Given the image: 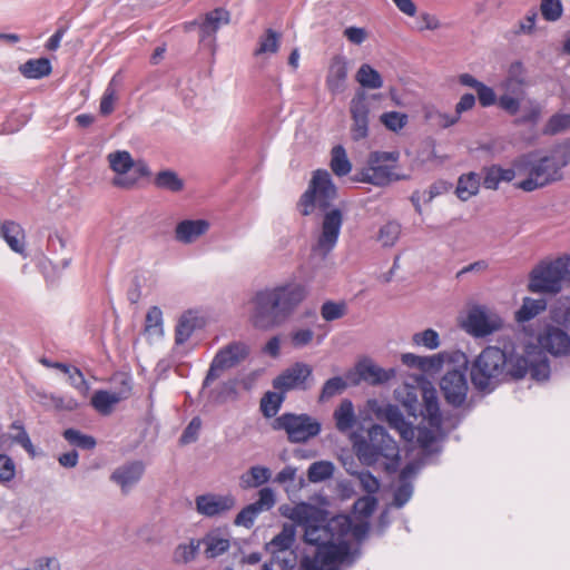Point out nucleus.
Listing matches in <instances>:
<instances>
[{"mask_svg":"<svg viewBox=\"0 0 570 570\" xmlns=\"http://www.w3.org/2000/svg\"><path fill=\"white\" fill-rule=\"evenodd\" d=\"M352 125L350 128L351 138L360 141L368 136L370 97L358 89L350 102Z\"/></svg>","mask_w":570,"mask_h":570,"instance_id":"15","label":"nucleus"},{"mask_svg":"<svg viewBox=\"0 0 570 570\" xmlns=\"http://www.w3.org/2000/svg\"><path fill=\"white\" fill-rule=\"evenodd\" d=\"M535 157L537 156L534 153H528L514 158L512 161V166L515 170V174L519 176L528 175V177H530V174L532 173V168L534 166Z\"/></svg>","mask_w":570,"mask_h":570,"instance_id":"57","label":"nucleus"},{"mask_svg":"<svg viewBox=\"0 0 570 570\" xmlns=\"http://www.w3.org/2000/svg\"><path fill=\"white\" fill-rule=\"evenodd\" d=\"M546 308L547 301L544 298L534 299L531 297H524L521 307L515 313V320L519 323L528 322Z\"/></svg>","mask_w":570,"mask_h":570,"instance_id":"38","label":"nucleus"},{"mask_svg":"<svg viewBox=\"0 0 570 570\" xmlns=\"http://www.w3.org/2000/svg\"><path fill=\"white\" fill-rule=\"evenodd\" d=\"M307 297L303 284L289 282L256 291L249 299V321L259 331L286 324Z\"/></svg>","mask_w":570,"mask_h":570,"instance_id":"1","label":"nucleus"},{"mask_svg":"<svg viewBox=\"0 0 570 570\" xmlns=\"http://www.w3.org/2000/svg\"><path fill=\"white\" fill-rule=\"evenodd\" d=\"M337 198V187L326 169L313 173L307 189L298 200V209L303 216H309L315 208L324 212L321 235L317 247L324 254L330 253L336 245L343 225V213L332 207Z\"/></svg>","mask_w":570,"mask_h":570,"instance_id":"2","label":"nucleus"},{"mask_svg":"<svg viewBox=\"0 0 570 570\" xmlns=\"http://www.w3.org/2000/svg\"><path fill=\"white\" fill-rule=\"evenodd\" d=\"M538 341L542 348L556 356L570 351V336L559 326L548 325Z\"/></svg>","mask_w":570,"mask_h":570,"instance_id":"22","label":"nucleus"},{"mask_svg":"<svg viewBox=\"0 0 570 570\" xmlns=\"http://www.w3.org/2000/svg\"><path fill=\"white\" fill-rule=\"evenodd\" d=\"M249 346L240 341H233L219 348L203 381L202 391L220 377L224 371L233 368L244 362L249 356Z\"/></svg>","mask_w":570,"mask_h":570,"instance_id":"10","label":"nucleus"},{"mask_svg":"<svg viewBox=\"0 0 570 570\" xmlns=\"http://www.w3.org/2000/svg\"><path fill=\"white\" fill-rule=\"evenodd\" d=\"M399 158V151H372L368 154L366 167L354 176V180L385 187L392 181L410 179L409 175L395 173L394 165H389L397 163Z\"/></svg>","mask_w":570,"mask_h":570,"instance_id":"7","label":"nucleus"},{"mask_svg":"<svg viewBox=\"0 0 570 570\" xmlns=\"http://www.w3.org/2000/svg\"><path fill=\"white\" fill-rule=\"evenodd\" d=\"M540 11L544 20L553 22L562 17L563 6L560 0H541Z\"/></svg>","mask_w":570,"mask_h":570,"instance_id":"54","label":"nucleus"},{"mask_svg":"<svg viewBox=\"0 0 570 570\" xmlns=\"http://www.w3.org/2000/svg\"><path fill=\"white\" fill-rule=\"evenodd\" d=\"M321 316L326 322H333L344 317L347 313V304L344 301H325L321 306Z\"/></svg>","mask_w":570,"mask_h":570,"instance_id":"49","label":"nucleus"},{"mask_svg":"<svg viewBox=\"0 0 570 570\" xmlns=\"http://www.w3.org/2000/svg\"><path fill=\"white\" fill-rule=\"evenodd\" d=\"M570 128V115L569 114H554L552 115L546 127L544 134L557 135Z\"/></svg>","mask_w":570,"mask_h":570,"instance_id":"55","label":"nucleus"},{"mask_svg":"<svg viewBox=\"0 0 570 570\" xmlns=\"http://www.w3.org/2000/svg\"><path fill=\"white\" fill-rule=\"evenodd\" d=\"M279 39H281L279 32H276L271 28L266 29L264 35L261 36V38H259L258 48L255 50V55L259 56L263 53L277 52L278 48H279Z\"/></svg>","mask_w":570,"mask_h":570,"instance_id":"50","label":"nucleus"},{"mask_svg":"<svg viewBox=\"0 0 570 570\" xmlns=\"http://www.w3.org/2000/svg\"><path fill=\"white\" fill-rule=\"evenodd\" d=\"M295 533L294 524H284L281 532L266 543V551L271 554H276L278 551H292L291 548L295 541Z\"/></svg>","mask_w":570,"mask_h":570,"instance_id":"33","label":"nucleus"},{"mask_svg":"<svg viewBox=\"0 0 570 570\" xmlns=\"http://www.w3.org/2000/svg\"><path fill=\"white\" fill-rule=\"evenodd\" d=\"M236 393V382L227 381L223 382L219 386L213 389L209 392V396L216 402H224L232 394Z\"/></svg>","mask_w":570,"mask_h":570,"instance_id":"63","label":"nucleus"},{"mask_svg":"<svg viewBox=\"0 0 570 570\" xmlns=\"http://www.w3.org/2000/svg\"><path fill=\"white\" fill-rule=\"evenodd\" d=\"M368 407L375 414L376 419L386 421L390 428L396 430L403 440H413L415 435L414 428L411 423L405 421L397 405L390 403L381 404L377 400H370Z\"/></svg>","mask_w":570,"mask_h":570,"instance_id":"16","label":"nucleus"},{"mask_svg":"<svg viewBox=\"0 0 570 570\" xmlns=\"http://www.w3.org/2000/svg\"><path fill=\"white\" fill-rule=\"evenodd\" d=\"M62 438L75 448L80 450H92L97 445V441L94 436L85 434L81 431L69 428L62 432Z\"/></svg>","mask_w":570,"mask_h":570,"instance_id":"42","label":"nucleus"},{"mask_svg":"<svg viewBox=\"0 0 570 570\" xmlns=\"http://www.w3.org/2000/svg\"><path fill=\"white\" fill-rule=\"evenodd\" d=\"M368 440L357 434L352 435L353 449L360 462L373 466L381 458L390 460L385 465L387 471H395L401 460L395 440L384 426L374 424L367 432Z\"/></svg>","mask_w":570,"mask_h":570,"instance_id":"5","label":"nucleus"},{"mask_svg":"<svg viewBox=\"0 0 570 570\" xmlns=\"http://www.w3.org/2000/svg\"><path fill=\"white\" fill-rule=\"evenodd\" d=\"M272 476L271 470L266 466H252L240 476V485L244 489L258 488L269 481Z\"/></svg>","mask_w":570,"mask_h":570,"instance_id":"37","label":"nucleus"},{"mask_svg":"<svg viewBox=\"0 0 570 570\" xmlns=\"http://www.w3.org/2000/svg\"><path fill=\"white\" fill-rule=\"evenodd\" d=\"M562 164L554 163L553 157L549 155L540 158L535 157L534 166L530 177L517 184V187L523 191H533L546 187L562 178Z\"/></svg>","mask_w":570,"mask_h":570,"instance_id":"12","label":"nucleus"},{"mask_svg":"<svg viewBox=\"0 0 570 570\" xmlns=\"http://www.w3.org/2000/svg\"><path fill=\"white\" fill-rule=\"evenodd\" d=\"M229 12L223 8L214 9L207 12L199 23V41L203 46L214 49L216 32L222 24L229 22Z\"/></svg>","mask_w":570,"mask_h":570,"instance_id":"20","label":"nucleus"},{"mask_svg":"<svg viewBox=\"0 0 570 570\" xmlns=\"http://www.w3.org/2000/svg\"><path fill=\"white\" fill-rule=\"evenodd\" d=\"M331 169L337 177H344L352 170V164L347 158L343 146L337 145L331 151Z\"/></svg>","mask_w":570,"mask_h":570,"instance_id":"39","label":"nucleus"},{"mask_svg":"<svg viewBox=\"0 0 570 570\" xmlns=\"http://www.w3.org/2000/svg\"><path fill=\"white\" fill-rule=\"evenodd\" d=\"M380 120L386 129L396 132L407 124V115L399 111H387L381 115Z\"/></svg>","mask_w":570,"mask_h":570,"instance_id":"52","label":"nucleus"},{"mask_svg":"<svg viewBox=\"0 0 570 570\" xmlns=\"http://www.w3.org/2000/svg\"><path fill=\"white\" fill-rule=\"evenodd\" d=\"M569 265L570 256L541 262L529 275V292L558 294L562 289V282L566 278Z\"/></svg>","mask_w":570,"mask_h":570,"instance_id":"8","label":"nucleus"},{"mask_svg":"<svg viewBox=\"0 0 570 570\" xmlns=\"http://www.w3.org/2000/svg\"><path fill=\"white\" fill-rule=\"evenodd\" d=\"M297 557L294 551H278L271 554L269 562L264 564V570H295Z\"/></svg>","mask_w":570,"mask_h":570,"instance_id":"41","label":"nucleus"},{"mask_svg":"<svg viewBox=\"0 0 570 570\" xmlns=\"http://www.w3.org/2000/svg\"><path fill=\"white\" fill-rule=\"evenodd\" d=\"M413 342L416 345H423L429 350H435L440 346V338L436 331L428 328L413 335Z\"/></svg>","mask_w":570,"mask_h":570,"instance_id":"58","label":"nucleus"},{"mask_svg":"<svg viewBox=\"0 0 570 570\" xmlns=\"http://www.w3.org/2000/svg\"><path fill=\"white\" fill-rule=\"evenodd\" d=\"M347 60L344 56H335L330 65L326 76V86L332 94H341L346 88L348 73Z\"/></svg>","mask_w":570,"mask_h":570,"instance_id":"26","label":"nucleus"},{"mask_svg":"<svg viewBox=\"0 0 570 570\" xmlns=\"http://www.w3.org/2000/svg\"><path fill=\"white\" fill-rule=\"evenodd\" d=\"M282 514L304 528V540L307 544L314 546L315 550L321 549L325 537L331 529H337L347 524L343 517L328 518V513L307 503H301L293 508H281Z\"/></svg>","mask_w":570,"mask_h":570,"instance_id":"4","label":"nucleus"},{"mask_svg":"<svg viewBox=\"0 0 570 570\" xmlns=\"http://www.w3.org/2000/svg\"><path fill=\"white\" fill-rule=\"evenodd\" d=\"M416 430V442L422 449L423 455L425 458L441 452L440 446H434L436 435L431 429L426 426H417Z\"/></svg>","mask_w":570,"mask_h":570,"instance_id":"44","label":"nucleus"},{"mask_svg":"<svg viewBox=\"0 0 570 570\" xmlns=\"http://www.w3.org/2000/svg\"><path fill=\"white\" fill-rule=\"evenodd\" d=\"M236 500L232 494L205 493L195 499L196 511L207 518L222 515L235 507Z\"/></svg>","mask_w":570,"mask_h":570,"instance_id":"18","label":"nucleus"},{"mask_svg":"<svg viewBox=\"0 0 570 570\" xmlns=\"http://www.w3.org/2000/svg\"><path fill=\"white\" fill-rule=\"evenodd\" d=\"M203 544L200 539H191L189 543H180L177 546L175 550V554L184 563H188L197 557L199 552V548Z\"/></svg>","mask_w":570,"mask_h":570,"instance_id":"51","label":"nucleus"},{"mask_svg":"<svg viewBox=\"0 0 570 570\" xmlns=\"http://www.w3.org/2000/svg\"><path fill=\"white\" fill-rule=\"evenodd\" d=\"M145 331L148 333L163 334V312L158 306L148 309L145 320Z\"/></svg>","mask_w":570,"mask_h":570,"instance_id":"53","label":"nucleus"},{"mask_svg":"<svg viewBox=\"0 0 570 570\" xmlns=\"http://www.w3.org/2000/svg\"><path fill=\"white\" fill-rule=\"evenodd\" d=\"M131 169L136 175L135 177H116L112 181L114 185L122 188H130L136 184L138 178L148 177L151 175L149 166L144 160L134 161V166L131 167Z\"/></svg>","mask_w":570,"mask_h":570,"instance_id":"48","label":"nucleus"},{"mask_svg":"<svg viewBox=\"0 0 570 570\" xmlns=\"http://www.w3.org/2000/svg\"><path fill=\"white\" fill-rule=\"evenodd\" d=\"M110 168L119 174H127L134 166V159L131 155L126 150H117L108 155Z\"/></svg>","mask_w":570,"mask_h":570,"instance_id":"47","label":"nucleus"},{"mask_svg":"<svg viewBox=\"0 0 570 570\" xmlns=\"http://www.w3.org/2000/svg\"><path fill=\"white\" fill-rule=\"evenodd\" d=\"M205 556L207 559H215L225 553L229 547V539L223 534L220 529H214L205 534L203 539Z\"/></svg>","mask_w":570,"mask_h":570,"instance_id":"29","label":"nucleus"},{"mask_svg":"<svg viewBox=\"0 0 570 570\" xmlns=\"http://www.w3.org/2000/svg\"><path fill=\"white\" fill-rule=\"evenodd\" d=\"M500 320H491L482 306H473L466 316L465 328L475 337H484L499 330Z\"/></svg>","mask_w":570,"mask_h":570,"instance_id":"21","label":"nucleus"},{"mask_svg":"<svg viewBox=\"0 0 570 570\" xmlns=\"http://www.w3.org/2000/svg\"><path fill=\"white\" fill-rule=\"evenodd\" d=\"M125 390L119 393H110L105 390L96 391L91 397V405L101 414H109L115 404L126 399L130 394V385L122 381Z\"/></svg>","mask_w":570,"mask_h":570,"instance_id":"28","label":"nucleus"},{"mask_svg":"<svg viewBox=\"0 0 570 570\" xmlns=\"http://www.w3.org/2000/svg\"><path fill=\"white\" fill-rule=\"evenodd\" d=\"M413 495V484L411 482H402L394 491L393 494V505L397 509L403 508Z\"/></svg>","mask_w":570,"mask_h":570,"instance_id":"59","label":"nucleus"},{"mask_svg":"<svg viewBox=\"0 0 570 570\" xmlns=\"http://www.w3.org/2000/svg\"><path fill=\"white\" fill-rule=\"evenodd\" d=\"M401 233V225L396 222H389L380 228L379 240L384 246H393Z\"/></svg>","mask_w":570,"mask_h":570,"instance_id":"56","label":"nucleus"},{"mask_svg":"<svg viewBox=\"0 0 570 570\" xmlns=\"http://www.w3.org/2000/svg\"><path fill=\"white\" fill-rule=\"evenodd\" d=\"M209 228L205 219H185L177 224L175 238L183 244H190L204 235Z\"/></svg>","mask_w":570,"mask_h":570,"instance_id":"27","label":"nucleus"},{"mask_svg":"<svg viewBox=\"0 0 570 570\" xmlns=\"http://www.w3.org/2000/svg\"><path fill=\"white\" fill-rule=\"evenodd\" d=\"M200 426V419L198 416L193 417L188 425L184 429L179 438V443L186 445L196 442L198 439Z\"/></svg>","mask_w":570,"mask_h":570,"instance_id":"62","label":"nucleus"},{"mask_svg":"<svg viewBox=\"0 0 570 570\" xmlns=\"http://www.w3.org/2000/svg\"><path fill=\"white\" fill-rule=\"evenodd\" d=\"M154 185L170 193H179L184 189L185 183L178 174L171 169L160 170L154 178Z\"/></svg>","mask_w":570,"mask_h":570,"instance_id":"36","label":"nucleus"},{"mask_svg":"<svg viewBox=\"0 0 570 570\" xmlns=\"http://www.w3.org/2000/svg\"><path fill=\"white\" fill-rule=\"evenodd\" d=\"M348 384L342 376H334L324 382L318 395V403H325L332 397L342 394Z\"/></svg>","mask_w":570,"mask_h":570,"instance_id":"43","label":"nucleus"},{"mask_svg":"<svg viewBox=\"0 0 570 570\" xmlns=\"http://www.w3.org/2000/svg\"><path fill=\"white\" fill-rule=\"evenodd\" d=\"M276 499L273 489L266 487L258 491V499L243 508L236 515L234 523L250 529L256 518L263 511H269L275 505Z\"/></svg>","mask_w":570,"mask_h":570,"instance_id":"17","label":"nucleus"},{"mask_svg":"<svg viewBox=\"0 0 570 570\" xmlns=\"http://www.w3.org/2000/svg\"><path fill=\"white\" fill-rule=\"evenodd\" d=\"M481 177L474 171L462 174L456 184L455 194L462 202L469 200L479 193Z\"/></svg>","mask_w":570,"mask_h":570,"instance_id":"34","label":"nucleus"},{"mask_svg":"<svg viewBox=\"0 0 570 570\" xmlns=\"http://www.w3.org/2000/svg\"><path fill=\"white\" fill-rule=\"evenodd\" d=\"M275 431H285L291 443H307L322 431V424L307 413L286 412L272 423Z\"/></svg>","mask_w":570,"mask_h":570,"instance_id":"9","label":"nucleus"},{"mask_svg":"<svg viewBox=\"0 0 570 570\" xmlns=\"http://www.w3.org/2000/svg\"><path fill=\"white\" fill-rule=\"evenodd\" d=\"M284 400L285 393L281 391L279 393L266 392L261 400V411L263 415L267 419L274 417L278 413Z\"/></svg>","mask_w":570,"mask_h":570,"instance_id":"45","label":"nucleus"},{"mask_svg":"<svg viewBox=\"0 0 570 570\" xmlns=\"http://www.w3.org/2000/svg\"><path fill=\"white\" fill-rule=\"evenodd\" d=\"M422 400L423 405L419 409L420 414L429 422L431 428L440 430L442 428V415L436 390L432 385L423 386Z\"/></svg>","mask_w":570,"mask_h":570,"instance_id":"25","label":"nucleus"},{"mask_svg":"<svg viewBox=\"0 0 570 570\" xmlns=\"http://www.w3.org/2000/svg\"><path fill=\"white\" fill-rule=\"evenodd\" d=\"M52 67L48 58L29 59L19 67V71L28 79H41L51 73Z\"/></svg>","mask_w":570,"mask_h":570,"instance_id":"35","label":"nucleus"},{"mask_svg":"<svg viewBox=\"0 0 570 570\" xmlns=\"http://www.w3.org/2000/svg\"><path fill=\"white\" fill-rule=\"evenodd\" d=\"M335 426L341 433H346L356 424L354 405L351 400L344 399L333 413Z\"/></svg>","mask_w":570,"mask_h":570,"instance_id":"31","label":"nucleus"},{"mask_svg":"<svg viewBox=\"0 0 570 570\" xmlns=\"http://www.w3.org/2000/svg\"><path fill=\"white\" fill-rule=\"evenodd\" d=\"M16 476V464L7 454H0V482H10Z\"/></svg>","mask_w":570,"mask_h":570,"instance_id":"64","label":"nucleus"},{"mask_svg":"<svg viewBox=\"0 0 570 570\" xmlns=\"http://www.w3.org/2000/svg\"><path fill=\"white\" fill-rule=\"evenodd\" d=\"M334 561H345L337 556V551L327 547L323 551L305 553L301 561V570H342L334 566Z\"/></svg>","mask_w":570,"mask_h":570,"instance_id":"23","label":"nucleus"},{"mask_svg":"<svg viewBox=\"0 0 570 570\" xmlns=\"http://www.w3.org/2000/svg\"><path fill=\"white\" fill-rule=\"evenodd\" d=\"M395 375L396 370L394 367L383 368L371 357L364 356L355 363L353 370L346 373V379L354 386L362 382L371 386H382L393 380Z\"/></svg>","mask_w":570,"mask_h":570,"instance_id":"11","label":"nucleus"},{"mask_svg":"<svg viewBox=\"0 0 570 570\" xmlns=\"http://www.w3.org/2000/svg\"><path fill=\"white\" fill-rule=\"evenodd\" d=\"M313 385V367L303 362H296L273 380V387L286 393L298 390L307 391Z\"/></svg>","mask_w":570,"mask_h":570,"instance_id":"13","label":"nucleus"},{"mask_svg":"<svg viewBox=\"0 0 570 570\" xmlns=\"http://www.w3.org/2000/svg\"><path fill=\"white\" fill-rule=\"evenodd\" d=\"M0 234L13 252L23 254L24 232L18 223L4 220L1 224Z\"/></svg>","mask_w":570,"mask_h":570,"instance_id":"30","label":"nucleus"},{"mask_svg":"<svg viewBox=\"0 0 570 570\" xmlns=\"http://www.w3.org/2000/svg\"><path fill=\"white\" fill-rule=\"evenodd\" d=\"M443 353L434 354L431 356H420L419 370L423 373H436L441 370L444 357Z\"/></svg>","mask_w":570,"mask_h":570,"instance_id":"60","label":"nucleus"},{"mask_svg":"<svg viewBox=\"0 0 570 570\" xmlns=\"http://www.w3.org/2000/svg\"><path fill=\"white\" fill-rule=\"evenodd\" d=\"M335 517L345 518L347 520V524H343V527L337 529H331L318 551H323V549L327 547L336 550L337 556H340V558H344V560L346 559V561H334V566L338 569L345 570L352 568L362 556L361 548H353L345 537L351 533L357 542H362L368 533L370 524L366 521L354 523L351 517L346 514H336Z\"/></svg>","mask_w":570,"mask_h":570,"instance_id":"6","label":"nucleus"},{"mask_svg":"<svg viewBox=\"0 0 570 570\" xmlns=\"http://www.w3.org/2000/svg\"><path fill=\"white\" fill-rule=\"evenodd\" d=\"M515 358H521L525 362L524 375L529 372L531 377L535 381H544L550 376V365L547 356L535 347H529L525 355L515 352Z\"/></svg>","mask_w":570,"mask_h":570,"instance_id":"24","label":"nucleus"},{"mask_svg":"<svg viewBox=\"0 0 570 570\" xmlns=\"http://www.w3.org/2000/svg\"><path fill=\"white\" fill-rule=\"evenodd\" d=\"M464 368L448 370L440 380V390L445 402L452 407H461L466 400L469 384Z\"/></svg>","mask_w":570,"mask_h":570,"instance_id":"14","label":"nucleus"},{"mask_svg":"<svg viewBox=\"0 0 570 570\" xmlns=\"http://www.w3.org/2000/svg\"><path fill=\"white\" fill-rule=\"evenodd\" d=\"M199 326L200 320L198 316L191 311L185 312L175 327V343L177 345L186 343Z\"/></svg>","mask_w":570,"mask_h":570,"instance_id":"32","label":"nucleus"},{"mask_svg":"<svg viewBox=\"0 0 570 570\" xmlns=\"http://www.w3.org/2000/svg\"><path fill=\"white\" fill-rule=\"evenodd\" d=\"M362 88L380 89L383 86V79L377 70L367 63H363L355 77Z\"/></svg>","mask_w":570,"mask_h":570,"instance_id":"40","label":"nucleus"},{"mask_svg":"<svg viewBox=\"0 0 570 570\" xmlns=\"http://www.w3.org/2000/svg\"><path fill=\"white\" fill-rule=\"evenodd\" d=\"M376 505H377V499L375 497L368 494V495L358 498L354 502L353 508H354L355 513H357L364 518H368L375 511Z\"/></svg>","mask_w":570,"mask_h":570,"instance_id":"61","label":"nucleus"},{"mask_svg":"<svg viewBox=\"0 0 570 570\" xmlns=\"http://www.w3.org/2000/svg\"><path fill=\"white\" fill-rule=\"evenodd\" d=\"M144 472L145 464L135 460L116 468L109 479L120 488L122 494H128L141 480Z\"/></svg>","mask_w":570,"mask_h":570,"instance_id":"19","label":"nucleus"},{"mask_svg":"<svg viewBox=\"0 0 570 570\" xmlns=\"http://www.w3.org/2000/svg\"><path fill=\"white\" fill-rule=\"evenodd\" d=\"M490 345L474 358L470 368L473 386L479 392H492L502 381L524 377L525 362L515 358V344L512 340Z\"/></svg>","mask_w":570,"mask_h":570,"instance_id":"3","label":"nucleus"},{"mask_svg":"<svg viewBox=\"0 0 570 570\" xmlns=\"http://www.w3.org/2000/svg\"><path fill=\"white\" fill-rule=\"evenodd\" d=\"M334 464L331 461H316L307 470V479L312 483L323 482L331 479L334 473Z\"/></svg>","mask_w":570,"mask_h":570,"instance_id":"46","label":"nucleus"}]
</instances>
